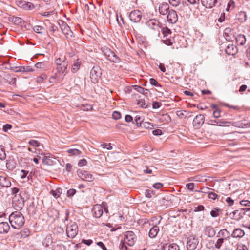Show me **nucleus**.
Listing matches in <instances>:
<instances>
[{
	"mask_svg": "<svg viewBox=\"0 0 250 250\" xmlns=\"http://www.w3.org/2000/svg\"><path fill=\"white\" fill-rule=\"evenodd\" d=\"M9 220L11 227L15 229H19L25 222L23 215L19 211L12 212L9 217Z\"/></svg>",
	"mask_w": 250,
	"mask_h": 250,
	"instance_id": "obj_1",
	"label": "nucleus"
},
{
	"mask_svg": "<svg viewBox=\"0 0 250 250\" xmlns=\"http://www.w3.org/2000/svg\"><path fill=\"white\" fill-rule=\"evenodd\" d=\"M103 52L106 57V59L110 62L114 63H119L120 62V58L116 55V54L111 49L108 48H104Z\"/></svg>",
	"mask_w": 250,
	"mask_h": 250,
	"instance_id": "obj_2",
	"label": "nucleus"
},
{
	"mask_svg": "<svg viewBox=\"0 0 250 250\" xmlns=\"http://www.w3.org/2000/svg\"><path fill=\"white\" fill-rule=\"evenodd\" d=\"M124 236L125 243L130 246H133L137 240L136 235L132 231L125 232Z\"/></svg>",
	"mask_w": 250,
	"mask_h": 250,
	"instance_id": "obj_3",
	"label": "nucleus"
},
{
	"mask_svg": "<svg viewBox=\"0 0 250 250\" xmlns=\"http://www.w3.org/2000/svg\"><path fill=\"white\" fill-rule=\"evenodd\" d=\"M91 81L95 83L98 82V79L102 75L101 69L99 66H94L90 71Z\"/></svg>",
	"mask_w": 250,
	"mask_h": 250,
	"instance_id": "obj_4",
	"label": "nucleus"
},
{
	"mask_svg": "<svg viewBox=\"0 0 250 250\" xmlns=\"http://www.w3.org/2000/svg\"><path fill=\"white\" fill-rule=\"evenodd\" d=\"M199 243L198 238L194 235H190L188 238L187 248L188 250H194Z\"/></svg>",
	"mask_w": 250,
	"mask_h": 250,
	"instance_id": "obj_5",
	"label": "nucleus"
},
{
	"mask_svg": "<svg viewBox=\"0 0 250 250\" xmlns=\"http://www.w3.org/2000/svg\"><path fill=\"white\" fill-rule=\"evenodd\" d=\"M78 228L77 225L74 223L66 228L67 236L70 238H74L78 234Z\"/></svg>",
	"mask_w": 250,
	"mask_h": 250,
	"instance_id": "obj_6",
	"label": "nucleus"
},
{
	"mask_svg": "<svg viewBox=\"0 0 250 250\" xmlns=\"http://www.w3.org/2000/svg\"><path fill=\"white\" fill-rule=\"evenodd\" d=\"M204 121V115L203 114L198 115L193 119V125L195 129H198L203 125Z\"/></svg>",
	"mask_w": 250,
	"mask_h": 250,
	"instance_id": "obj_7",
	"label": "nucleus"
},
{
	"mask_svg": "<svg viewBox=\"0 0 250 250\" xmlns=\"http://www.w3.org/2000/svg\"><path fill=\"white\" fill-rule=\"evenodd\" d=\"M77 173L79 177L83 180L92 182L94 180L92 175L89 173L88 171L78 170L77 171Z\"/></svg>",
	"mask_w": 250,
	"mask_h": 250,
	"instance_id": "obj_8",
	"label": "nucleus"
},
{
	"mask_svg": "<svg viewBox=\"0 0 250 250\" xmlns=\"http://www.w3.org/2000/svg\"><path fill=\"white\" fill-rule=\"evenodd\" d=\"M245 209L248 208L241 209L239 210H236L230 213L229 216L232 219L239 221L241 219L243 215L245 214Z\"/></svg>",
	"mask_w": 250,
	"mask_h": 250,
	"instance_id": "obj_9",
	"label": "nucleus"
},
{
	"mask_svg": "<svg viewBox=\"0 0 250 250\" xmlns=\"http://www.w3.org/2000/svg\"><path fill=\"white\" fill-rule=\"evenodd\" d=\"M142 17V13L139 10H135L131 11L129 16L130 20L134 22H138L140 21Z\"/></svg>",
	"mask_w": 250,
	"mask_h": 250,
	"instance_id": "obj_10",
	"label": "nucleus"
},
{
	"mask_svg": "<svg viewBox=\"0 0 250 250\" xmlns=\"http://www.w3.org/2000/svg\"><path fill=\"white\" fill-rule=\"evenodd\" d=\"M229 123H230L228 121L224 120L218 119V118L215 120H209L207 123V124L209 125H218L220 126H228V124Z\"/></svg>",
	"mask_w": 250,
	"mask_h": 250,
	"instance_id": "obj_11",
	"label": "nucleus"
},
{
	"mask_svg": "<svg viewBox=\"0 0 250 250\" xmlns=\"http://www.w3.org/2000/svg\"><path fill=\"white\" fill-rule=\"evenodd\" d=\"M167 19L168 22L170 23H176L178 20V16L176 12L172 9L169 10L167 16Z\"/></svg>",
	"mask_w": 250,
	"mask_h": 250,
	"instance_id": "obj_12",
	"label": "nucleus"
},
{
	"mask_svg": "<svg viewBox=\"0 0 250 250\" xmlns=\"http://www.w3.org/2000/svg\"><path fill=\"white\" fill-rule=\"evenodd\" d=\"M67 67L68 63H63L62 65L57 66L56 71L63 78L68 73Z\"/></svg>",
	"mask_w": 250,
	"mask_h": 250,
	"instance_id": "obj_13",
	"label": "nucleus"
},
{
	"mask_svg": "<svg viewBox=\"0 0 250 250\" xmlns=\"http://www.w3.org/2000/svg\"><path fill=\"white\" fill-rule=\"evenodd\" d=\"M92 211L96 218H100L103 213V207L100 205H96L93 207Z\"/></svg>",
	"mask_w": 250,
	"mask_h": 250,
	"instance_id": "obj_14",
	"label": "nucleus"
},
{
	"mask_svg": "<svg viewBox=\"0 0 250 250\" xmlns=\"http://www.w3.org/2000/svg\"><path fill=\"white\" fill-rule=\"evenodd\" d=\"M63 79V78L61 75L58 74V72L56 71L54 74L50 77L49 82L50 83H60L62 81Z\"/></svg>",
	"mask_w": 250,
	"mask_h": 250,
	"instance_id": "obj_15",
	"label": "nucleus"
},
{
	"mask_svg": "<svg viewBox=\"0 0 250 250\" xmlns=\"http://www.w3.org/2000/svg\"><path fill=\"white\" fill-rule=\"evenodd\" d=\"M225 51L227 54L229 55H234L238 51L237 47L233 44H229L227 46Z\"/></svg>",
	"mask_w": 250,
	"mask_h": 250,
	"instance_id": "obj_16",
	"label": "nucleus"
},
{
	"mask_svg": "<svg viewBox=\"0 0 250 250\" xmlns=\"http://www.w3.org/2000/svg\"><path fill=\"white\" fill-rule=\"evenodd\" d=\"M169 6L167 3L163 2L160 3L159 6V12L163 15H165L167 13Z\"/></svg>",
	"mask_w": 250,
	"mask_h": 250,
	"instance_id": "obj_17",
	"label": "nucleus"
},
{
	"mask_svg": "<svg viewBox=\"0 0 250 250\" xmlns=\"http://www.w3.org/2000/svg\"><path fill=\"white\" fill-rule=\"evenodd\" d=\"M11 185V181L8 178L3 176H0V186L4 188H9Z\"/></svg>",
	"mask_w": 250,
	"mask_h": 250,
	"instance_id": "obj_18",
	"label": "nucleus"
},
{
	"mask_svg": "<svg viewBox=\"0 0 250 250\" xmlns=\"http://www.w3.org/2000/svg\"><path fill=\"white\" fill-rule=\"evenodd\" d=\"M202 4L207 8L214 7L217 2V0H201Z\"/></svg>",
	"mask_w": 250,
	"mask_h": 250,
	"instance_id": "obj_19",
	"label": "nucleus"
},
{
	"mask_svg": "<svg viewBox=\"0 0 250 250\" xmlns=\"http://www.w3.org/2000/svg\"><path fill=\"white\" fill-rule=\"evenodd\" d=\"M217 236L224 240H227L229 239L230 233L226 229H223L219 231Z\"/></svg>",
	"mask_w": 250,
	"mask_h": 250,
	"instance_id": "obj_20",
	"label": "nucleus"
},
{
	"mask_svg": "<svg viewBox=\"0 0 250 250\" xmlns=\"http://www.w3.org/2000/svg\"><path fill=\"white\" fill-rule=\"evenodd\" d=\"M10 229V226L7 222L0 223V233H6Z\"/></svg>",
	"mask_w": 250,
	"mask_h": 250,
	"instance_id": "obj_21",
	"label": "nucleus"
},
{
	"mask_svg": "<svg viewBox=\"0 0 250 250\" xmlns=\"http://www.w3.org/2000/svg\"><path fill=\"white\" fill-rule=\"evenodd\" d=\"M60 27L62 31L64 34L72 36L71 34L72 32L71 31L70 27L66 23L62 22V24L60 25Z\"/></svg>",
	"mask_w": 250,
	"mask_h": 250,
	"instance_id": "obj_22",
	"label": "nucleus"
},
{
	"mask_svg": "<svg viewBox=\"0 0 250 250\" xmlns=\"http://www.w3.org/2000/svg\"><path fill=\"white\" fill-rule=\"evenodd\" d=\"M159 231V228L158 226H154L149 230V236L151 238H154L156 237Z\"/></svg>",
	"mask_w": 250,
	"mask_h": 250,
	"instance_id": "obj_23",
	"label": "nucleus"
},
{
	"mask_svg": "<svg viewBox=\"0 0 250 250\" xmlns=\"http://www.w3.org/2000/svg\"><path fill=\"white\" fill-rule=\"evenodd\" d=\"M245 235L244 230L240 229H236L234 230L231 236L234 238H241Z\"/></svg>",
	"mask_w": 250,
	"mask_h": 250,
	"instance_id": "obj_24",
	"label": "nucleus"
},
{
	"mask_svg": "<svg viewBox=\"0 0 250 250\" xmlns=\"http://www.w3.org/2000/svg\"><path fill=\"white\" fill-rule=\"evenodd\" d=\"M236 42L238 45H243L245 44L246 38L243 34L238 35L236 38Z\"/></svg>",
	"mask_w": 250,
	"mask_h": 250,
	"instance_id": "obj_25",
	"label": "nucleus"
},
{
	"mask_svg": "<svg viewBox=\"0 0 250 250\" xmlns=\"http://www.w3.org/2000/svg\"><path fill=\"white\" fill-rule=\"evenodd\" d=\"M4 79L10 84L13 85L16 83V78L12 75L6 74L4 76Z\"/></svg>",
	"mask_w": 250,
	"mask_h": 250,
	"instance_id": "obj_26",
	"label": "nucleus"
},
{
	"mask_svg": "<svg viewBox=\"0 0 250 250\" xmlns=\"http://www.w3.org/2000/svg\"><path fill=\"white\" fill-rule=\"evenodd\" d=\"M205 233L209 237H213L215 235V231L210 226L206 227L205 229Z\"/></svg>",
	"mask_w": 250,
	"mask_h": 250,
	"instance_id": "obj_27",
	"label": "nucleus"
},
{
	"mask_svg": "<svg viewBox=\"0 0 250 250\" xmlns=\"http://www.w3.org/2000/svg\"><path fill=\"white\" fill-rule=\"evenodd\" d=\"M81 64V62L79 59H77L75 61L71 68V71L74 73L77 72L80 69Z\"/></svg>",
	"mask_w": 250,
	"mask_h": 250,
	"instance_id": "obj_28",
	"label": "nucleus"
},
{
	"mask_svg": "<svg viewBox=\"0 0 250 250\" xmlns=\"http://www.w3.org/2000/svg\"><path fill=\"white\" fill-rule=\"evenodd\" d=\"M68 153L71 156H78L81 154L82 152L76 148L69 149L67 150Z\"/></svg>",
	"mask_w": 250,
	"mask_h": 250,
	"instance_id": "obj_29",
	"label": "nucleus"
},
{
	"mask_svg": "<svg viewBox=\"0 0 250 250\" xmlns=\"http://www.w3.org/2000/svg\"><path fill=\"white\" fill-rule=\"evenodd\" d=\"M52 243V238L50 235H47L42 242L43 245L45 247H48Z\"/></svg>",
	"mask_w": 250,
	"mask_h": 250,
	"instance_id": "obj_30",
	"label": "nucleus"
},
{
	"mask_svg": "<svg viewBox=\"0 0 250 250\" xmlns=\"http://www.w3.org/2000/svg\"><path fill=\"white\" fill-rule=\"evenodd\" d=\"M238 19L241 22H244L247 20V16L246 13L244 11H241L238 14Z\"/></svg>",
	"mask_w": 250,
	"mask_h": 250,
	"instance_id": "obj_31",
	"label": "nucleus"
},
{
	"mask_svg": "<svg viewBox=\"0 0 250 250\" xmlns=\"http://www.w3.org/2000/svg\"><path fill=\"white\" fill-rule=\"evenodd\" d=\"M55 63L56 64L57 66L62 65V64L63 63H68V62L65 61V57L63 58H57L55 61Z\"/></svg>",
	"mask_w": 250,
	"mask_h": 250,
	"instance_id": "obj_32",
	"label": "nucleus"
},
{
	"mask_svg": "<svg viewBox=\"0 0 250 250\" xmlns=\"http://www.w3.org/2000/svg\"><path fill=\"white\" fill-rule=\"evenodd\" d=\"M134 87L136 91L144 95H147V93L149 92L148 89H145L140 86L135 85Z\"/></svg>",
	"mask_w": 250,
	"mask_h": 250,
	"instance_id": "obj_33",
	"label": "nucleus"
},
{
	"mask_svg": "<svg viewBox=\"0 0 250 250\" xmlns=\"http://www.w3.org/2000/svg\"><path fill=\"white\" fill-rule=\"evenodd\" d=\"M158 23L159 22L158 21L152 20H150L147 22L148 25L154 29L159 27Z\"/></svg>",
	"mask_w": 250,
	"mask_h": 250,
	"instance_id": "obj_34",
	"label": "nucleus"
},
{
	"mask_svg": "<svg viewBox=\"0 0 250 250\" xmlns=\"http://www.w3.org/2000/svg\"><path fill=\"white\" fill-rule=\"evenodd\" d=\"M33 30L37 33L40 34H43L45 32V29L44 28L41 26H38L36 25L33 27Z\"/></svg>",
	"mask_w": 250,
	"mask_h": 250,
	"instance_id": "obj_35",
	"label": "nucleus"
},
{
	"mask_svg": "<svg viewBox=\"0 0 250 250\" xmlns=\"http://www.w3.org/2000/svg\"><path fill=\"white\" fill-rule=\"evenodd\" d=\"M12 21L16 25L22 26V20L20 17H14L12 18Z\"/></svg>",
	"mask_w": 250,
	"mask_h": 250,
	"instance_id": "obj_36",
	"label": "nucleus"
},
{
	"mask_svg": "<svg viewBox=\"0 0 250 250\" xmlns=\"http://www.w3.org/2000/svg\"><path fill=\"white\" fill-rule=\"evenodd\" d=\"M221 211L219 208H215L210 211V215L213 217H216L219 215Z\"/></svg>",
	"mask_w": 250,
	"mask_h": 250,
	"instance_id": "obj_37",
	"label": "nucleus"
},
{
	"mask_svg": "<svg viewBox=\"0 0 250 250\" xmlns=\"http://www.w3.org/2000/svg\"><path fill=\"white\" fill-rule=\"evenodd\" d=\"M30 230L28 229H24L21 230L20 232L21 237L26 238L30 234Z\"/></svg>",
	"mask_w": 250,
	"mask_h": 250,
	"instance_id": "obj_38",
	"label": "nucleus"
},
{
	"mask_svg": "<svg viewBox=\"0 0 250 250\" xmlns=\"http://www.w3.org/2000/svg\"><path fill=\"white\" fill-rule=\"evenodd\" d=\"M62 189L61 188H58L56 190H52L51 191V193L52 194V195L55 197L58 198L60 196L61 193Z\"/></svg>",
	"mask_w": 250,
	"mask_h": 250,
	"instance_id": "obj_39",
	"label": "nucleus"
},
{
	"mask_svg": "<svg viewBox=\"0 0 250 250\" xmlns=\"http://www.w3.org/2000/svg\"><path fill=\"white\" fill-rule=\"evenodd\" d=\"M6 154L4 148L2 146H0V159L3 160L6 158Z\"/></svg>",
	"mask_w": 250,
	"mask_h": 250,
	"instance_id": "obj_40",
	"label": "nucleus"
},
{
	"mask_svg": "<svg viewBox=\"0 0 250 250\" xmlns=\"http://www.w3.org/2000/svg\"><path fill=\"white\" fill-rule=\"evenodd\" d=\"M19 71L21 72H32L33 69L29 66H21Z\"/></svg>",
	"mask_w": 250,
	"mask_h": 250,
	"instance_id": "obj_41",
	"label": "nucleus"
},
{
	"mask_svg": "<svg viewBox=\"0 0 250 250\" xmlns=\"http://www.w3.org/2000/svg\"><path fill=\"white\" fill-rule=\"evenodd\" d=\"M224 240L223 239L219 238L216 241L215 244V247L217 249H220L222 246Z\"/></svg>",
	"mask_w": 250,
	"mask_h": 250,
	"instance_id": "obj_42",
	"label": "nucleus"
},
{
	"mask_svg": "<svg viewBox=\"0 0 250 250\" xmlns=\"http://www.w3.org/2000/svg\"><path fill=\"white\" fill-rule=\"evenodd\" d=\"M168 1L171 5L177 7L180 4L181 0H168Z\"/></svg>",
	"mask_w": 250,
	"mask_h": 250,
	"instance_id": "obj_43",
	"label": "nucleus"
},
{
	"mask_svg": "<svg viewBox=\"0 0 250 250\" xmlns=\"http://www.w3.org/2000/svg\"><path fill=\"white\" fill-rule=\"evenodd\" d=\"M64 246L62 244H54L53 246L52 250H63Z\"/></svg>",
	"mask_w": 250,
	"mask_h": 250,
	"instance_id": "obj_44",
	"label": "nucleus"
},
{
	"mask_svg": "<svg viewBox=\"0 0 250 250\" xmlns=\"http://www.w3.org/2000/svg\"><path fill=\"white\" fill-rule=\"evenodd\" d=\"M42 162L44 164L49 165L51 164L52 161L47 156H44L42 158Z\"/></svg>",
	"mask_w": 250,
	"mask_h": 250,
	"instance_id": "obj_45",
	"label": "nucleus"
},
{
	"mask_svg": "<svg viewBox=\"0 0 250 250\" xmlns=\"http://www.w3.org/2000/svg\"><path fill=\"white\" fill-rule=\"evenodd\" d=\"M29 144L34 147H38L40 146V143L38 141L35 140H31L29 142Z\"/></svg>",
	"mask_w": 250,
	"mask_h": 250,
	"instance_id": "obj_46",
	"label": "nucleus"
},
{
	"mask_svg": "<svg viewBox=\"0 0 250 250\" xmlns=\"http://www.w3.org/2000/svg\"><path fill=\"white\" fill-rule=\"evenodd\" d=\"M164 43L166 44L167 45H171L173 44V42H174V39H169V38H166L165 40H163Z\"/></svg>",
	"mask_w": 250,
	"mask_h": 250,
	"instance_id": "obj_47",
	"label": "nucleus"
},
{
	"mask_svg": "<svg viewBox=\"0 0 250 250\" xmlns=\"http://www.w3.org/2000/svg\"><path fill=\"white\" fill-rule=\"evenodd\" d=\"M221 111L219 109H216L213 111L212 115L214 118L217 119L220 117Z\"/></svg>",
	"mask_w": 250,
	"mask_h": 250,
	"instance_id": "obj_48",
	"label": "nucleus"
},
{
	"mask_svg": "<svg viewBox=\"0 0 250 250\" xmlns=\"http://www.w3.org/2000/svg\"><path fill=\"white\" fill-rule=\"evenodd\" d=\"M168 250H180V248L177 244L173 243L169 245Z\"/></svg>",
	"mask_w": 250,
	"mask_h": 250,
	"instance_id": "obj_49",
	"label": "nucleus"
},
{
	"mask_svg": "<svg viewBox=\"0 0 250 250\" xmlns=\"http://www.w3.org/2000/svg\"><path fill=\"white\" fill-rule=\"evenodd\" d=\"M208 196L209 199H211L213 200H215L218 197V195L213 192H208Z\"/></svg>",
	"mask_w": 250,
	"mask_h": 250,
	"instance_id": "obj_50",
	"label": "nucleus"
},
{
	"mask_svg": "<svg viewBox=\"0 0 250 250\" xmlns=\"http://www.w3.org/2000/svg\"><path fill=\"white\" fill-rule=\"evenodd\" d=\"M134 121L137 125L141 124L142 121V118L140 115H137L134 117Z\"/></svg>",
	"mask_w": 250,
	"mask_h": 250,
	"instance_id": "obj_51",
	"label": "nucleus"
},
{
	"mask_svg": "<svg viewBox=\"0 0 250 250\" xmlns=\"http://www.w3.org/2000/svg\"><path fill=\"white\" fill-rule=\"evenodd\" d=\"M231 7L232 8L234 7V2L233 0H230L226 8V11H229Z\"/></svg>",
	"mask_w": 250,
	"mask_h": 250,
	"instance_id": "obj_52",
	"label": "nucleus"
},
{
	"mask_svg": "<svg viewBox=\"0 0 250 250\" xmlns=\"http://www.w3.org/2000/svg\"><path fill=\"white\" fill-rule=\"evenodd\" d=\"M100 146L103 148H106L108 150H111L112 149V146H111L110 144L104 143L101 145Z\"/></svg>",
	"mask_w": 250,
	"mask_h": 250,
	"instance_id": "obj_53",
	"label": "nucleus"
},
{
	"mask_svg": "<svg viewBox=\"0 0 250 250\" xmlns=\"http://www.w3.org/2000/svg\"><path fill=\"white\" fill-rule=\"evenodd\" d=\"M112 117L113 119L118 120L121 118V115L120 112L117 111H114L112 114Z\"/></svg>",
	"mask_w": 250,
	"mask_h": 250,
	"instance_id": "obj_54",
	"label": "nucleus"
},
{
	"mask_svg": "<svg viewBox=\"0 0 250 250\" xmlns=\"http://www.w3.org/2000/svg\"><path fill=\"white\" fill-rule=\"evenodd\" d=\"M47 77L45 75L42 74L41 76H39L37 78V82L38 83H42L44 79H46Z\"/></svg>",
	"mask_w": 250,
	"mask_h": 250,
	"instance_id": "obj_55",
	"label": "nucleus"
},
{
	"mask_svg": "<svg viewBox=\"0 0 250 250\" xmlns=\"http://www.w3.org/2000/svg\"><path fill=\"white\" fill-rule=\"evenodd\" d=\"M76 193V190L73 188L70 189L67 191V195L68 197L73 196Z\"/></svg>",
	"mask_w": 250,
	"mask_h": 250,
	"instance_id": "obj_56",
	"label": "nucleus"
},
{
	"mask_svg": "<svg viewBox=\"0 0 250 250\" xmlns=\"http://www.w3.org/2000/svg\"><path fill=\"white\" fill-rule=\"evenodd\" d=\"M35 66L37 68L43 69L45 67V63L43 62H39L35 65Z\"/></svg>",
	"mask_w": 250,
	"mask_h": 250,
	"instance_id": "obj_57",
	"label": "nucleus"
},
{
	"mask_svg": "<svg viewBox=\"0 0 250 250\" xmlns=\"http://www.w3.org/2000/svg\"><path fill=\"white\" fill-rule=\"evenodd\" d=\"M150 83L151 85H154L155 86H161V85L158 83L157 81L153 78H151L149 80Z\"/></svg>",
	"mask_w": 250,
	"mask_h": 250,
	"instance_id": "obj_58",
	"label": "nucleus"
},
{
	"mask_svg": "<svg viewBox=\"0 0 250 250\" xmlns=\"http://www.w3.org/2000/svg\"><path fill=\"white\" fill-rule=\"evenodd\" d=\"M119 248L120 250H128L125 243L122 241L119 244Z\"/></svg>",
	"mask_w": 250,
	"mask_h": 250,
	"instance_id": "obj_59",
	"label": "nucleus"
},
{
	"mask_svg": "<svg viewBox=\"0 0 250 250\" xmlns=\"http://www.w3.org/2000/svg\"><path fill=\"white\" fill-rule=\"evenodd\" d=\"M186 187L189 190L193 191L194 189V184L193 183H189L187 184Z\"/></svg>",
	"mask_w": 250,
	"mask_h": 250,
	"instance_id": "obj_60",
	"label": "nucleus"
},
{
	"mask_svg": "<svg viewBox=\"0 0 250 250\" xmlns=\"http://www.w3.org/2000/svg\"><path fill=\"white\" fill-rule=\"evenodd\" d=\"M163 187V184L161 183H156L153 184V187L157 189H160Z\"/></svg>",
	"mask_w": 250,
	"mask_h": 250,
	"instance_id": "obj_61",
	"label": "nucleus"
},
{
	"mask_svg": "<svg viewBox=\"0 0 250 250\" xmlns=\"http://www.w3.org/2000/svg\"><path fill=\"white\" fill-rule=\"evenodd\" d=\"M163 33L164 35V36L166 37L168 34H170L171 33V31L169 29H168L167 28H166L163 29Z\"/></svg>",
	"mask_w": 250,
	"mask_h": 250,
	"instance_id": "obj_62",
	"label": "nucleus"
},
{
	"mask_svg": "<svg viewBox=\"0 0 250 250\" xmlns=\"http://www.w3.org/2000/svg\"><path fill=\"white\" fill-rule=\"evenodd\" d=\"M87 164V161L85 159H81L79 161L78 163V165L80 167H82L83 166H85Z\"/></svg>",
	"mask_w": 250,
	"mask_h": 250,
	"instance_id": "obj_63",
	"label": "nucleus"
},
{
	"mask_svg": "<svg viewBox=\"0 0 250 250\" xmlns=\"http://www.w3.org/2000/svg\"><path fill=\"white\" fill-rule=\"evenodd\" d=\"M237 250H248V249L245 245L240 244L238 245Z\"/></svg>",
	"mask_w": 250,
	"mask_h": 250,
	"instance_id": "obj_64",
	"label": "nucleus"
}]
</instances>
